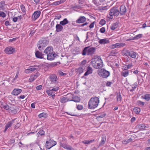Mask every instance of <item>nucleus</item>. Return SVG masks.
<instances>
[{
	"label": "nucleus",
	"instance_id": "obj_1",
	"mask_svg": "<svg viewBox=\"0 0 150 150\" xmlns=\"http://www.w3.org/2000/svg\"><path fill=\"white\" fill-rule=\"evenodd\" d=\"M91 63L92 66L96 69H99L103 66V62L101 59L97 56H94L92 58Z\"/></svg>",
	"mask_w": 150,
	"mask_h": 150
},
{
	"label": "nucleus",
	"instance_id": "obj_2",
	"mask_svg": "<svg viewBox=\"0 0 150 150\" xmlns=\"http://www.w3.org/2000/svg\"><path fill=\"white\" fill-rule=\"evenodd\" d=\"M99 98L95 96L91 98L88 103V108L89 109H94L98 105L99 103Z\"/></svg>",
	"mask_w": 150,
	"mask_h": 150
},
{
	"label": "nucleus",
	"instance_id": "obj_3",
	"mask_svg": "<svg viewBox=\"0 0 150 150\" xmlns=\"http://www.w3.org/2000/svg\"><path fill=\"white\" fill-rule=\"evenodd\" d=\"M96 48L94 47H90L88 46L85 47L83 50L82 54L83 56L86 55H92L95 52Z\"/></svg>",
	"mask_w": 150,
	"mask_h": 150
},
{
	"label": "nucleus",
	"instance_id": "obj_4",
	"mask_svg": "<svg viewBox=\"0 0 150 150\" xmlns=\"http://www.w3.org/2000/svg\"><path fill=\"white\" fill-rule=\"evenodd\" d=\"M48 44L47 40L44 39L40 40L38 43L37 47L40 50H42L47 46Z\"/></svg>",
	"mask_w": 150,
	"mask_h": 150
},
{
	"label": "nucleus",
	"instance_id": "obj_5",
	"mask_svg": "<svg viewBox=\"0 0 150 150\" xmlns=\"http://www.w3.org/2000/svg\"><path fill=\"white\" fill-rule=\"evenodd\" d=\"M98 74L100 77L106 78L109 76L110 73L104 69H101L99 70Z\"/></svg>",
	"mask_w": 150,
	"mask_h": 150
},
{
	"label": "nucleus",
	"instance_id": "obj_6",
	"mask_svg": "<svg viewBox=\"0 0 150 150\" xmlns=\"http://www.w3.org/2000/svg\"><path fill=\"white\" fill-rule=\"evenodd\" d=\"M120 14L119 9L116 7H113L110 10L109 14L111 19L112 18L113 16H118Z\"/></svg>",
	"mask_w": 150,
	"mask_h": 150
},
{
	"label": "nucleus",
	"instance_id": "obj_7",
	"mask_svg": "<svg viewBox=\"0 0 150 150\" xmlns=\"http://www.w3.org/2000/svg\"><path fill=\"white\" fill-rule=\"evenodd\" d=\"M123 53L124 55L128 57L130 56V57L134 59L136 58V56L137 54L136 52L133 51H130L129 50L124 52Z\"/></svg>",
	"mask_w": 150,
	"mask_h": 150
},
{
	"label": "nucleus",
	"instance_id": "obj_8",
	"mask_svg": "<svg viewBox=\"0 0 150 150\" xmlns=\"http://www.w3.org/2000/svg\"><path fill=\"white\" fill-rule=\"evenodd\" d=\"M57 143L55 141L50 139L49 141H46L45 146L47 149H49L51 147L56 145Z\"/></svg>",
	"mask_w": 150,
	"mask_h": 150
},
{
	"label": "nucleus",
	"instance_id": "obj_9",
	"mask_svg": "<svg viewBox=\"0 0 150 150\" xmlns=\"http://www.w3.org/2000/svg\"><path fill=\"white\" fill-rule=\"evenodd\" d=\"M50 83L51 84H57L58 83V79L57 76L54 74H51L49 77Z\"/></svg>",
	"mask_w": 150,
	"mask_h": 150
},
{
	"label": "nucleus",
	"instance_id": "obj_10",
	"mask_svg": "<svg viewBox=\"0 0 150 150\" xmlns=\"http://www.w3.org/2000/svg\"><path fill=\"white\" fill-rule=\"evenodd\" d=\"M4 51L6 54H11L15 51V49L14 48L9 47L5 49Z\"/></svg>",
	"mask_w": 150,
	"mask_h": 150
},
{
	"label": "nucleus",
	"instance_id": "obj_11",
	"mask_svg": "<svg viewBox=\"0 0 150 150\" xmlns=\"http://www.w3.org/2000/svg\"><path fill=\"white\" fill-rule=\"evenodd\" d=\"M57 56V55L53 52H51L47 54V59L48 60H52L54 59Z\"/></svg>",
	"mask_w": 150,
	"mask_h": 150
},
{
	"label": "nucleus",
	"instance_id": "obj_12",
	"mask_svg": "<svg viewBox=\"0 0 150 150\" xmlns=\"http://www.w3.org/2000/svg\"><path fill=\"white\" fill-rule=\"evenodd\" d=\"M41 13V12L39 11H35L33 14L32 18L33 20L35 21L40 16Z\"/></svg>",
	"mask_w": 150,
	"mask_h": 150
},
{
	"label": "nucleus",
	"instance_id": "obj_13",
	"mask_svg": "<svg viewBox=\"0 0 150 150\" xmlns=\"http://www.w3.org/2000/svg\"><path fill=\"white\" fill-rule=\"evenodd\" d=\"M35 55L36 57L38 58L45 59L46 58H44L45 54H42L41 52H40L38 50H37L35 52Z\"/></svg>",
	"mask_w": 150,
	"mask_h": 150
},
{
	"label": "nucleus",
	"instance_id": "obj_14",
	"mask_svg": "<svg viewBox=\"0 0 150 150\" xmlns=\"http://www.w3.org/2000/svg\"><path fill=\"white\" fill-rule=\"evenodd\" d=\"M60 145L61 146H62L63 148L67 149L69 150H74V149L73 148L69 145H67L61 142L60 143Z\"/></svg>",
	"mask_w": 150,
	"mask_h": 150
},
{
	"label": "nucleus",
	"instance_id": "obj_15",
	"mask_svg": "<svg viewBox=\"0 0 150 150\" xmlns=\"http://www.w3.org/2000/svg\"><path fill=\"white\" fill-rule=\"evenodd\" d=\"M126 12V8L125 6L124 5H122L120 7V13L121 16L125 14Z\"/></svg>",
	"mask_w": 150,
	"mask_h": 150
},
{
	"label": "nucleus",
	"instance_id": "obj_16",
	"mask_svg": "<svg viewBox=\"0 0 150 150\" xmlns=\"http://www.w3.org/2000/svg\"><path fill=\"white\" fill-rule=\"evenodd\" d=\"M86 20V18L84 16H80L76 22L78 23H83L85 22Z\"/></svg>",
	"mask_w": 150,
	"mask_h": 150
},
{
	"label": "nucleus",
	"instance_id": "obj_17",
	"mask_svg": "<svg viewBox=\"0 0 150 150\" xmlns=\"http://www.w3.org/2000/svg\"><path fill=\"white\" fill-rule=\"evenodd\" d=\"M53 52V49L52 47H48L44 50V52L45 53V56H46V54H48L51 52ZM46 56L45 57H46Z\"/></svg>",
	"mask_w": 150,
	"mask_h": 150
},
{
	"label": "nucleus",
	"instance_id": "obj_18",
	"mask_svg": "<svg viewBox=\"0 0 150 150\" xmlns=\"http://www.w3.org/2000/svg\"><path fill=\"white\" fill-rule=\"evenodd\" d=\"M22 91L21 89L19 88H15L11 93V94L15 96H17Z\"/></svg>",
	"mask_w": 150,
	"mask_h": 150
},
{
	"label": "nucleus",
	"instance_id": "obj_19",
	"mask_svg": "<svg viewBox=\"0 0 150 150\" xmlns=\"http://www.w3.org/2000/svg\"><path fill=\"white\" fill-rule=\"evenodd\" d=\"M98 39L99 40L98 41L99 43L101 44L104 45L110 42L109 40L106 38L100 39L98 38Z\"/></svg>",
	"mask_w": 150,
	"mask_h": 150
},
{
	"label": "nucleus",
	"instance_id": "obj_20",
	"mask_svg": "<svg viewBox=\"0 0 150 150\" xmlns=\"http://www.w3.org/2000/svg\"><path fill=\"white\" fill-rule=\"evenodd\" d=\"M93 70L91 67L88 66L87 68V71L84 74V76H87L92 73Z\"/></svg>",
	"mask_w": 150,
	"mask_h": 150
},
{
	"label": "nucleus",
	"instance_id": "obj_21",
	"mask_svg": "<svg viewBox=\"0 0 150 150\" xmlns=\"http://www.w3.org/2000/svg\"><path fill=\"white\" fill-rule=\"evenodd\" d=\"M56 31L57 32H59L62 31L63 27L60 24H57L56 26Z\"/></svg>",
	"mask_w": 150,
	"mask_h": 150
},
{
	"label": "nucleus",
	"instance_id": "obj_22",
	"mask_svg": "<svg viewBox=\"0 0 150 150\" xmlns=\"http://www.w3.org/2000/svg\"><path fill=\"white\" fill-rule=\"evenodd\" d=\"M72 99L70 100L69 101H73L75 102H79L81 100L80 98L77 96L72 97Z\"/></svg>",
	"mask_w": 150,
	"mask_h": 150
},
{
	"label": "nucleus",
	"instance_id": "obj_23",
	"mask_svg": "<svg viewBox=\"0 0 150 150\" xmlns=\"http://www.w3.org/2000/svg\"><path fill=\"white\" fill-rule=\"evenodd\" d=\"M39 75V73H36L34 76H31L29 79L30 81H33Z\"/></svg>",
	"mask_w": 150,
	"mask_h": 150
},
{
	"label": "nucleus",
	"instance_id": "obj_24",
	"mask_svg": "<svg viewBox=\"0 0 150 150\" xmlns=\"http://www.w3.org/2000/svg\"><path fill=\"white\" fill-rule=\"evenodd\" d=\"M106 140V136H104L102 137V139L99 145V147L103 145L105 143Z\"/></svg>",
	"mask_w": 150,
	"mask_h": 150
},
{
	"label": "nucleus",
	"instance_id": "obj_25",
	"mask_svg": "<svg viewBox=\"0 0 150 150\" xmlns=\"http://www.w3.org/2000/svg\"><path fill=\"white\" fill-rule=\"evenodd\" d=\"M141 98L145 99L147 101L150 100V94H146L145 95L141 96Z\"/></svg>",
	"mask_w": 150,
	"mask_h": 150
},
{
	"label": "nucleus",
	"instance_id": "obj_26",
	"mask_svg": "<svg viewBox=\"0 0 150 150\" xmlns=\"http://www.w3.org/2000/svg\"><path fill=\"white\" fill-rule=\"evenodd\" d=\"M146 127L144 124H139L137 126V127L140 130H144Z\"/></svg>",
	"mask_w": 150,
	"mask_h": 150
},
{
	"label": "nucleus",
	"instance_id": "obj_27",
	"mask_svg": "<svg viewBox=\"0 0 150 150\" xmlns=\"http://www.w3.org/2000/svg\"><path fill=\"white\" fill-rule=\"evenodd\" d=\"M69 100H69V99L67 98V97L64 96L60 98V101L62 103H64L68 101H69Z\"/></svg>",
	"mask_w": 150,
	"mask_h": 150
},
{
	"label": "nucleus",
	"instance_id": "obj_28",
	"mask_svg": "<svg viewBox=\"0 0 150 150\" xmlns=\"http://www.w3.org/2000/svg\"><path fill=\"white\" fill-rule=\"evenodd\" d=\"M116 98L117 101L120 103L121 101L122 98L120 92L118 93L117 94Z\"/></svg>",
	"mask_w": 150,
	"mask_h": 150
},
{
	"label": "nucleus",
	"instance_id": "obj_29",
	"mask_svg": "<svg viewBox=\"0 0 150 150\" xmlns=\"http://www.w3.org/2000/svg\"><path fill=\"white\" fill-rule=\"evenodd\" d=\"M15 120V119L14 120H12L10 121L9 122H8V123H7L6 125H5V127H7V128H8L10 127L12 125L13 123L14 122V121Z\"/></svg>",
	"mask_w": 150,
	"mask_h": 150
},
{
	"label": "nucleus",
	"instance_id": "obj_30",
	"mask_svg": "<svg viewBox=\"0 0 150 150\" xmlns=\"http://www.w3.org/2000/svg\"><path fill=\"white\" fill-rule=\"evenodd\" d=\"M69 23V21L66 18L63 19L62 21H61L59 22L60 24L62 25H64Z\"/></svg>",
	"mask_w": 150,
	"mask_h": 150
},
{
	"label": "nucleus",
	"instance_id": "obj_31",
	"mask_svg": "<svg viewBox=\"0 0 150 150\" xmlns=\"http://www.w3.org/2000/svg\"><path fill=\"white\" fill-rule=\"evenodd\" d=\"M132 66V64H130L126 65H125L123 66V69L125 70H127L129 69H130Z\"/></svg>",
	"mask_w": 150,
	"mask_h": 150
},
{
	"label": "nucleus",
	"instance_id": "obj_32",
	"mask_svg": "<svg viewBox=\"0 0 150 150\" xmlns=\"http://www.w3.org/2000/svg\"><path fill=\"white\" fill-rule=\"evenodd\" d=\"M118 27V23L117 22H116L112 25H111L110 27V28L111 30H114L115 29Z\"/></svg>",
	"mask_w": 150,
	"mask_h": 150
},
{
	"label": "nucleus",
	"instance_id": "obj_33",
	"mask_svg": "<svg viewBox=\"0 0 150 150\" xmlns=\"http://www.w3.org/2000/svg\"><path fill=\"white\" fill-rule=\"evenodd\" d=\"M125 45V43H117L115 44L114 47H123Z\"/></svg>",
	"mask_w": 150,
	"mask_h": 150
},
{
	"label": "nucleus",
	"instance_id": "obj_34",
	"mask_svg": "<svg viewBox=\"0 0 150 150\" xmlns=\"http://www.w3.org/2000/svg\"><path fill=\"white\" fill-rule=\"evenodd\" d=\"M84 70V69L82 67H80L78 69H76V72L81 74L83 72Z\"/></svg>",
	"mask_w": 150,
	"mask_h": 150
},
{
	"label": "nucleus",
	"instance_id": "obj_35",
	"mask_svg": "<svg viewBox=\"0 0 150 150\" xmlns=\"http://www.w3.org/2000/svg\"><path fill=\"white\" fill-rule=\"evenodd\" d=\"M145 104L144 102H142L140 100H139L137 102V104L140 107H143L144 106Z\"/></svg>",
	"mask_w": 150,
	"mask_h": 150
},
{
	"label": "nucleus",
	"instance_id": "obj_36",
	"mask_svg": "<svg viewBox=\"0 0 150 150\" xmlns=\"http://www.w3.org/2000/svg\"><path fill=\"white\" fill-rule=\"evenodd\" d=\"M133 111L137 114H138L141 111L140 108L139 107H136L134 108L133 109Z\"/></svg>",
	"mask_w": 150,
	"mask_h": 150
},
{
	"label": "nucleus",
	"instance_id": "obj_37",
	"mask_svg": "<svg viewBox=\"0 0 150 150\" xmlns=\"http://www.w3.org/2000/svg\"><path fill=\"white\" fill-rule=\"evenodd\" d=\"M47 117V115L46 113L45 112H42L41 113L39 114L38 115V117L39 118H41L42 117H44L46 118Z\"/></svg>",
	"mask_w": 150,
	"mask_h": 150
},
{
	"label": "nucleus",
	"instance_id": "obj_38",
	"mask_svg": "<svg viewBox=\"0 0 150 150\" xmlns=\"http://www.w3.org/2000/svg\"><path fill=\"white\" fill-rule=\"evenodd\" d=\"M121 75L125 77L129 75V71H126L124 72H122L121 73Z\"/></svg>",
	"mask_w": 150,
	"mask_h": 150
},
{
	"label": "nucleus",
	"instance_id": "obj_39",
	"mask_svg": "<svg viewBox=\"0 0 150 150\" xmlns=\"http://www.w3.org/2000/svg\"><path fill=\"white\" fill-rule=\"evenodd\" d=\"M3 107L6 110H11V108L9 107L7 104H6L5 105H4Z\"/></svg>",
	"mask_w": 150,
	"mask_h": 150
},
{
	"label": "nucleus",
	"instance_id": "obj_40",
	"mask_svg": "<svg viewBox=\"0 0 150 150\" xmlns=\"http://www.w3.org/2000/svg\"><path fill=\"white\" fill-rule=\"evenodd\" d=\"M142 34H139L136 35L134 37V40H136L138 39L139 38H142Z\"/></svg>",
	"mask_w": 150,
	"mask_h": 150
},
{
	"label": "nucleus",
	"instance_id": "obj_41",
	"mask_svg": "<svg viewBox=\"0 0 150 150\" xmlns=\"http://www.w3.org/2000/svg\"><path fill=\"white\" fill-rule=\"evenodd\" d=\"M20 6L22 11L25 13L26 9L25 6L23 4H21L20 5Z\"/></svg>",
	"mask_w": 150,
	"mask_h": 150
},
{
	"label": "nucleus",
	"instance_id": "obj_42",
	"mask_svg": "<svg viewBox=\"0 0 150 150\" xmlns=\"http://www.w3.org/2000/svg\"><path fill=\"white\" fill-rule=\"evenodd\" d=\"M76 108L78 110H81L83 109V106L82 105H77Z\"/></svg>",
	"mask_w": 150,
	"mask_h": 150
},
{
	"label": "nucleus",
	"instance_id": "obj_43",
	"mask_svg": "<svg viewBox=\"0 0 150 150\" xmlns=\"http://www.w3.org/2000/svg\"><path fill=\"white\" fill-rule=\"evenodd\" d=\"M44 133L45 132L43 130L41 129L40 130L38 134L42 136L44 134Z\"/></svg>",
	"mask_w": 150,
	"mask_h": 150
},
{
	"label": "nucleus",
	"instance_id": "obj_44",
	"mask_svg": "<svg viewBox=\"0 0 150 150\" xmlns=\"http://www.w3.org/2000/svg\"><path fill=\"white\" fill-rule=\"evenodd\" d=\"M5 2L4 1H2L0 3V8H3L4 6Z\"/></svg>",
	"mask_w": 150,
	"mask_h": 150
},
{
	"label": "nucleus",
	"instance_id": "obj_45",
	"mask_svg": "<svg viewBox=\"0 0 150 150\" xmlns=\"http://www.w3.org/2000/svg\"><path fill=\"white\" fill-rule=\"evenodd\" d=\"M105 21L104 19H102L99 22V24L102 26L105 25Z\"/></svg>",
	"mask_w": 150,
	"mask_h": 150
},
{
	"label": "nucleus",
	"instance_id": "obj_46",
	"mask_svg": "<svg viewBox=\"0 0 150 150\" xmlns=\"http://www.w3.org/2000/svg\"><path fill=\"white\" fill-rule=\"evenodd\" d=\"M46 93L49 96H50L54 93L51 91L50 89L49 90H47L46 91Z\"/></svg>",
	"mask_w": 150,
	"mask_h": 150
},
{
	"label": "nucleus",
	"instance_id": "obj_47",
	"mask_svg": "<svg viewBox=\"0 0 150 150\" xmlns=\"http://www.w3.org/2000/svg\"><path fill=\"white\" fill-rule=\"evenodd\" d=\"M66 113L67 114L69 115H70L72 116H78V115L75 114L74 113H72V112H66Z\"/></svg>",
	"mask_w": 150,
	"mask_h": 150
},
{
	"label": "nucleus",
	"instance_id": "obj_48",
	"mask_svg": "<svg viewBox=\"0 0 150 150\" xmlns=\"http://www.w3.org/2000/svg\"><path fill=\"white\" fill-rule=\"evenodd\" d=\"M29 68L30 71H34L35 70L37 69V68L34 67L33 66L30 67Z\"/></svg>",
	"mask_w": 150,
	"mask_h": 150
},
{
	"label": "nucleus",
	"instance_id": "obj_49",
	"mask_svg": "<svg viewBox=\"0 0 150 150\" xmlns=\"http://www.w3.org/2000/svg\"><path fill=\"white\" fill-rule=\"evenodd\" d=\"M0 16L3 18H4L6 17V14L4 12L0 11Z\"/></svg>",
	"mask_w": 150,
	"mask_h": 150
},
{
	"label": "nucleus",
	"instance_id": "obj_50",
	"mask_svg": "<svg viewBox=\"0 0 150 150\" xmlns=\"http://www.w3.org/2000/svg\"><path fill=\"white\" fill-rule=\"evenodd\" d=\"M105 31V28L104 27H103L100 29V31L102 33H104Z\"/></svg>",
	"mask_w": 150,
	"mask_h": 150
},
{
	"label": "nucleus",
	"instance_id": "obj_51",
	"mask_svg": "<svg viewBox=\"0 0 150 150\" xmlns=\"http://www.w3.org/2000/svg\"><path fill=\"white\" fill-rule=\"evenodd\" d=\"M58 89H59V87H55L52 88L51 90V91H52V92H53V91H57Z\"/></svg>",
	"mask_w": 150,
	"mask_h": 150
},
{
	"label": "nucleus",
	"instance_id": "obj_52",
	"mask_svg": "<svg viewBox=\"0 0 150 150\" xmlns=\"http://www.w3.org/2000/svg\"><path fill=\"white\" fill-rule=\"evenodd\" d=\"M61 3L60 2V1H55V2H54L53 3V4L54 5H58L60 4Z\"/></svg>",
	"mask_w": 150,
	"mask_h": 150
},
{
	"label": "nucleus",
	"instance_id": "obj_53",
	"mask_svg": "<svg viewBox=\"0 0 150 150\" xmlns=\"http://www.w3.org/2000/svg\"><path fill=\"white\" fill-rule=\"evenodd\" d=\"M42 86L41 85H40L37 86L36 87V89L38 90H40L42 88Z\"/></svg>",
	"mask_w": 150,
	"mask_h": 150
},
{
	"label": "nucleus",
	"instance_id": "obj_54",
	"mask_svg": "<svg viewBox=\"0 0 150 150\" xmlns=\"http://www.w3.org/2000/svg\"><path fill=\"white\" fill-rule=\"evenodd\" d=\"M86 60H83L81 62V66H82L83 65H84L86 63Z\"/></svg>",
	"mask_w": 150,
	"mask_h": 150
},
{
	"label": "nucleus",
	"instance_id": "obj_55",
	"mask_svg": "<svg viewBox=\"0 0 150 150\" xmlns=\"http://www.w3.org/2000/svg\"><path fill=\"white\" fill-rule=\"evenodd\" d=\"M35 33V31H34V30H31L29 35L30 36H32L34 35Z\"/></svg>",
	"mask_w": 150,
	"mask_h": 150
},
{
	"label": "nucleus",
	"instance_id": "obj_56",
	"mask_svg": "<svg viewBox=\"0 0 150 150\" xmlns=\"http://www.w3.org/2000/svg\"><path fill=\"white\" fill-rule=\"evenodd\" d=\"M112 83V82H111L107 81L106 83V86H110L111 85Z\"/></svg>",
	"mask_w": 150,
	"mask_h": 150
},
{
	"label": "nucleus",
	"instance_id": "obj_57",
	"mask_svg": "<svg viewBox=\"0 0 150 150\" xmlns=\"http://www.w3.org/2000/svg\"><path fill=\"white\" fill-rule=\"evenodd\" d=\"M5 25L6 26H8V25H10L9 21H6L5 22Z\"/></svg>",
	"mask_w": 150,
	"mask_h": 150
},
{
	"label": "nucleus",
	"instance_id": "obj_58",
	"mask_svg": "<svg viewBox=\"0 0 150 150\" xmlns=\"http://www.w3.org/2000/svg\"><path fill=\"white\" fill-rule=\"evenodd\" d=\"M94 22H93V23H91L89 26V28H93L94 27Z\"/></svg>",
	"mask_w": 150,
	"mask_h": 150
},
{
	"label": "nucleus",
	"instance_id": "obj_59",
	"mask_svg": "<svg viewBox=\"0 0 150 150\" xmlns=\"http://www.w3.org/2000/svg\"><path fill=\"white\" fill-rule=\"evenodd\" d=\"M17 38H14L11 39H10L9 40V42H12L13 41H15L16 40Z\"/></svg>",
	"mask_w": 150,
	"mask_h": 150
},
{
	"label": "nucleus",
	"instance_id": "obj_60",
	"mask_svg": "<svg viewBox=\"0 0 150 150\" xmlns=\"http://www.w3.org/2000/svg\"><path fill=\"white\" fill-rule=\"evenodd\" d=\"M18 19V17H14L13 18V21L14 22H16L17 21Z\"/></svg>",
	"mask_w": 150,
	"mask_h": 150
},
{
	"label": "nucleus",
	"instance_id": "obj_61",
	"mask_svg": "<svg viewBox=\"0 0 150 150\" xmlns=\"http://www.w3.org/2000/svg\"><path fill=\"white\" fill-rule=\"evenodd\" d=\"M11 112L12 113L16 114L17 112V111L16 110L14 109L13 110H12L11 111Z\"/></svg>",
	"mask_w": 150,
	"mask_h": 150
},
{
	"label": "nucleus",
	"instance_id": "obj_62",
	"mask_svg": "<svg viewBox=\"0 0 150 150\" xmlns=\"http://www.w3.org/2000/svg\"><path fill=\"white\" fill-rule=\"evenodd\" d=\"M18 74H19V71H17V73L16 74V75L15 76V77L14 78V80H15L18 77Z\"/></svg>",
	"mask_w": 150,
	"mask_h": 150
},
{
	"label": "nucleus",
	"instance_id": "obj_63",
	"mask_svg": "<svg viewBox=\"0 0 150 150\" xmlns=\"http://www.w3.org/2000/svg\"><path fill=\"white\" fill-rule=\"evenodd\" d=\"M35 104H36V103H32L31 105V108H35Z\"/></svg>",
	"mask_w": 150,
	"mask_h": 150
},
{
	"label": "nucleus",
	"instance_id": "obj_64",
	"mask_svg": "<svg viewBox=\"0 0 150 150\" xmlns=\"http://www.w3.org/2000/svg\"><path fill=\"white\" fill-rule=\"evenodd\" d=\"M61 17V15H59L55 16V19H59Z\"/></svg>",
	"mask_w": 150,
	"mask_h": 150
}]
</instances>
